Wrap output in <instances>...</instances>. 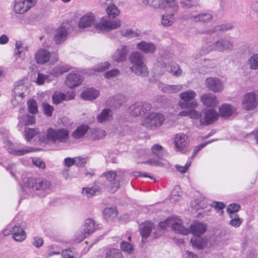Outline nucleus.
<instances>
[{"label": "nucleus", "mask_w": 258, "mask_h": 258, "mask_svg": "<svg viewBox=\"0 0 258 258\" xmlns=\"http://www.w3.org/2000/svg\"><path fill=\"white\" fill-rule=\"evenodd\" d=\"M129 59L132 64L130 69L133 72L142 77L148 75L149 71L143 61L144 56L141 52L137 51L133 52L130 54Z\"/></svg>", "instance_id": "nucleus-1"}, {"label": "nucleus", "mask_w": 258, "mask_h": 258, "mask_svg": "<svg viewBox=\"0 0 258 258\" xmlns=\"http://www.w3.org/2000/svg\"><path fill=\"white\" fill-rule=\"evenodd\" d=\"M169 227H171L176 233L183 235H187L189 233V230L183 225L182 220L177 216L169 218L164 221L160 222L157 227L161 230L162 233V230Z\"/></svg>", "instance_id": "nucleus-2"}, {"label": "nucleus", "mask_w": 258, "mask_h": 258, "mask_svg": "<svg viewBox=\"0 0 258 258\" xmlns=\"http://www.w3.org/2000/svg\"><path fill=\"white\" fill-rule=\"evenodd\" d=\"M233 48V44L231 41L226 38H221L212 45L207 47H203L201 50L200 56L205 55L212 50L223 52L232 51Z\"/></svg>", "instance_id": "nucleus-3"}, {"label": "nucleus", "mask_w": 258, "mask_h": 258, "mask_svg": "<svg viewBox=\"0 0 258 258\" xmlns=\"http://www.w3.org/2000/svg\"><path fill=\"white\" fill-rule=\"evenodd\" d=\"M101 177H104L111 183L110 190L112 192L116 191L120 186L121 183L125 180V173L121 170L107 171L104 172Z\"/></svg>", "instance_id": "nucleus-4"}, {"label": "nucleus", "mask_w": 258, "mask_h": 258, "mask_svg": "<svg viewBox=\"0 0 258 258\" xmlns=\"http://www.w3.org/2000/svg\"><path fill=\"white\" fill-rule=\"evenodd\" d=\"M24 188H27L29 190H39L47 191L50 189L51 183L45 179L33 178H27L24 180Z\"/></svg>", "instance_id": "nucleus-5"}, {"label": "nucleus", "mask_w": 258, "mask_h": 258, "mask_svg": "<svg viewBox=\"0 0 258 258\" xmlns=\"http://www.w3.org/2000/svg\"><path fill=\"white\" fill-rule=\"evenodd\" d=\"M195 91L188 90L179 94L180 101L178 105L181 109H193L198 106V102L192 100L196 96Z\"/></svg>", "instance_id": "nucleus-6"}, {"label": "nucleus", "mask_w": 258, "mask_h": 258, "mask_svg": "<svg viewBox=\"0 0 258 258\" xmlns=\"http://www.w3.org/2000/svg\"><path fill=\"white\" fill-rule=\"evenodd\" d=\"M70 133L66 128H60L56 130L49 128L46 133L48 140L53 143H66L69 138Z\"/></svg>", "instance_id": "nucleus-7"}, {"label": "nucleus", "mask_w": 258, "mask_h": 258, "mask_svg": "<svg viewBox=\"0 0 258 258\" xmlns=\"http://www.w3.org/2000/svg\"><path fill=\"white\" fill-rule=\"evenodd\" d=\"M142 3L154 10L179 9L177 0H142Z\"/></svg>", "instance_id": "nucleus-8"}, {"label": "nucleus", "mask_w": 258, "mask_h": 258, "mask_svg": "<svg viewBox=\"0 0 258 258\" xmlns=\"http://www.w3.org/2000/svg\"><path fill=\"white\" fill-rule=\"evenodd\" d=\"M165 119V116L162 113L152 112L143 118L142 124L147 128L158 127L162 125Z\"/></svg>", "instance_id": "nucleus-9"}, {"label": "nucleus", "mask_w": 258, "mask_h": 258, "mask_svg": "<svg viewBox=\"0 0 258 258\" xmlns=\"http://www.w3.org/2000/svg\"><path fill=\"white\" fill-rule=\"evenodd\" d=\"M151 154L155 158L150 159L144 162V163L154 166L164 165L161 160L164 157L165 152L162 146L159 144H154L151 148Z\"/></svg>", "instance_id": "nucleus-10"}, {"label": "nucleus", "mask_w": 258, "mask_h": 258, "mask_svg": "<svg viewBox=\"0 0 258 258\" xmlns=\"http://www.w3.org/2000/svg\"><path fill=\"white\" fill-rule=\"evenodd\" d=\"M140 232L142 236L143 241L149 237L152 232H153L152 235L154 238H157L161 235V230L156 227L154 223L151 222H146L142 224L140 226Z\"/></svg>", "instance_id": "nucleus-11"}, {"label": "nucleus", "mask_w": 258, "mask_h": 258, "mask_svg": "<svg viewBox=\"0 0 258 258\" xmlns=\"http://www.w3.org/2000/svg\"><path fill=\"white\" fill-rule=\"evenodd\" d=\"M37 0H15L13 9L16 14H24L33 8Z\"/></svg>", "instance_id": "nucleus-12"}, {"label": "nucleus", "mask_w": 258, "mask_h": 258, "mask_svg": "<svg viewBox=\"0 0 258 258\" xmlns=\"http://www.w3.org/2000/svg\"><path fill=\"white\" fill-rule=\"evenodd\" d=\"M120 26V21L118 19L110 21L107 18H102L95 25L97 29L102 31H110L116 29Z\"/></svg>", "instance_id": "nucleus-13"}, {"label": "nucleus", "mask_w": 258, "mask_h": 258, "mask_svg": "<svg viewBox=\"0 0 258 258\" xmlns=\"http://www.w3.org/2000/svg\"><path fill=\"white\" fill-rule=\"evenodd\" d=\"M151 109V105L147 102H137L129 108V113L133 116H138L143 115Z\"/></svg>", "instance_id": "nucleus-14"}, {"label": "nucleus", "mask_w": 258, "mask_h": 258, "mask_svg": "<svg viewBox=\"0 0 258 258\" xmlns=\"http://www.w3.org/2000/svg\"><path fill=\"white\" fill-rule=\"evenodd\" d=\"M205 84L208 89L213 92H221L224 89L223 82L217 77H208L205 82Z\"/></svg>", "instance_id": "nucleus-15"}, {"label": "nucleus", "mask_w": 258, "mask_h": 258, "mask_svg": "<svg viewBox=\"0 0 258 258\" xmlns=\"http://www.w3.org/2000/svg\"><path fill=\"white\" fill-rule=\"evenodd\" d=\"M184 20H189L195 22L208 23L213 19L212 15L210 13L195 14L193 13H188L183 16Z\"/></svg>", "instance_id": "nucleus-16"}, {"label": "nucleus", "mask_w": 258, "mask_h": 258, "mask_svg": "<svg viewBox=\"0 0 258 258\" xmlns=\"http://www.w3.org/2000/svg\"><path fill=\"white\" fill-rule=\"evenodd\" d=\"M254 93L251 92L245 94L241 98L242 108L247 111L253 110L256 107Z\"/></svg>", "instance_id": "nucleus-17"}, {"label": "nucleus", "mask_w": 258, "mask_h": 258, "mask_svg": "<svg viewBox=\"0 0 258 258\" xmlns=\"http://www.w3.org/2000/svg\"><path fill=\"white\" fill-rule=\"evenodd\" d=\"M179 9L168 10L165 14L162 15L161 23L164 27L171 26L175 21V16Z\"/></svg>", "instance_id": "nucleus-18"}, {"label": "nucleus", "mask_w": 258, "mask_h": 258, "mask_svg": "<svg viewBox=\"0 0 258 258\" xmlns=\"http://www.w3.org/2000/svg\"><path fill=\"white\" fill-rule=\"evenodd\" d=\"M219 114L213 109H206L204 113V116L200 119L202 125H208L212 124L218 119Z\"/></svg>", "instance_id": "nucleus-19"}, {"label": "nucleus", "mask_w": 258, "mask_h": 258, "mask_svg": "<svg viewBox=\"0 0 258 258\" xmlns=\"http://www.w3.org/2000/svg\"><path fill=\"white\" fill-rule=\"evenodd\" d=\"M5 147L10 154L16 156H22L34 151L33 149L29 147H26L21 149H15L13 144L9 141L5 143Z\"/></svg>", "instance_id": "nucleus-20"}, {"label": "nucleus", "mask_w": 258, "mask_h": 258, "mask_svg": "<svg viewBox=\"0 0 258 258\" xmlns=\"http://www.w3.org/2000/svg\"><path fill=\"white\" fill-rule=\"evenodd\" d=\"M69 26L66 24H62L55 30L54 39L57 44H61L67 38L68 34Z\"/></svg>", "instance_id": "nucleus-21"}, {"label": "nucleus", "mask_w": 258, "mask_h": 258, "mask_svg": "<svg viewBox=\"0 0 258 258\" xmlns=\"http://www.w3.org/2000/svg\"><path fill=\"white\" fill-rule=\"evenodd\" d=\"M129 51L128 47L125 45H121L114 52L112 55V58L116 62H122L126 58Z\"/></svg>", "instance_id": "nucleus-22"}, {"label": "nucleus", "mask_w": 258, "mask_h": 258, "mask_svg": "<svg viewBox=\"0 0 258 258\" xmlns=\"http://www.w3.org/2000/svg\"><path fill=\"white\" fill-rule=\"evenodd\" d=\"M137 48L145 53L152 54L156 50V46L152 42L141 41L137 44Z\"/></svg>", "instance_id": "nucleus-23"}, {"label": "nucleus", "mask_w": 258, "mask_h": 258, "mask_svg": "<svg viewBox=\"0 0 258 258\" xmlns=\"http://www.w3.org/2000/svg\"><path fill=\"white\" fill-rule=\"evenodd\" d=\"M189 143L188 137L183 134H177L174 138V144L176 149L182 151L185 149Z\"/></svg>", "instance_id": "nucleus-24"}, {"label": "nucleus", "mask_w": 258, "mask_h": 258, "mask_svg": "<svg viewBox=\"0 0 258 258\" xmlns=\"http://www.w3.org/2000/svg\"><path fill=\"white\" fill-rule=\"evenodd\" d=\"M158 86L162 92L169 94L178 93L183 89L182 85H167L161 82L158 83Z\"/></svg>", "instance_id": "nucleus-25"}, {"label": "nucleus", "mask_w": 258, "mask_h": 258, "mask_svg": "<svg viewBox=\"0 0 258 258\" xmlns=\"http://www.w3.org/2000/svg\"><path fill=\"white\" fill-rule=\"evenodd\" d=\"M219 115L225 118H228L236 113L235 108L228 104L221 105L219 108Z\"/></svg>", "instance_id": "nucleus-26"}, {"label": "nucleus", "mask_w": 258, "mask_h": 258, "mask_svg": "<svg viewBox=\"0 0 258 258\" xmlns=\"http://www.w3.org/2000/svg\"><path fill=\"white\" fill-rule=\"evenodd\" d=\"M95 18L93 13H87L80 19L79 22V27L81 29L91 27L94 24Z\"/></svg>", "instance_id": "nucleus-27"}, {"label": "nucleus", "mask_w": 258, "mask_h": 258, "mask_svg": "<svg viewBox=\"0 0 258 258\" xmlns=\"http://www.w3.org/2000/svg\"><path fill=\"white\" fill-rule=\"evenodd\" d=\"M189 228L190 230L187 228L189 230V232H190L195 236H201L205 232L207 225L200 222H195L190 225Z\"/></svg>", "instance_id": "nucleus-28"}, {"label": "nucleus", "mask_w": 258, "mask_h": 258, "mask_svg": "<svg viewBox=\"0 0 258 258\" xmlns=\"http://www.w3.org/2000/svg\"><path fill=\"white\" fill-rule=\"evenodd\" d=\"M50 59V53L44 49H38L35 54V59L37 63L43 64Z\"/></svg>", "instance_id": "nucleus-29"}, {"label": "nucleus", "mask_w": 258, "mask_h": 258, "mask_svg": "<svg viewBox=\"0 0 258 258\" xmlns=\"http://www.w3.org/2000/svg\"><path fill=\"white\" fill-rule=\"evenodd\" d=\"M201 101L207 107H215L218 104V101L215 95L208 93L201 97Z\"/></svg>", "instance_id": "nucleus-30"}, {"label": "nucleus", "mask_w": 258, "mask_h": 258, "mask_svg": "<svg viewBox=\"0 0 258 258\" xmlns=\"http://www.w3.org/2000/svg\"><path fill=\"white\" fill-rule=\"evenodd\" d=\"M11 232L13 234V239L16 241L21 242L26 237L25 231L19 224L16 225L13 227Z\"/></svg>", "instance_id": "nucleus-31"}, {"label": "nucleus", "mask_w": 258, "mask_h": 258, "mask_svg": "<svg viewBox=\"0 0 258 258\" xmlns=\"http://www.w3.org/2000/svg\"><path fill=\"white\" fill-rule=\"evenodd\" d=\"M82 82V77L77 74H70L66 81V85L69 88H74L79 86Z\"/></svg>", "instance_id": "nucleus-32"}, {"label": "nucleus", "mask_w": 258, "mask_h": 258, "mask_svg": "<svg viewBox=\"0 0 258 258\" xmlns=\"http://www.w3.org/2000/svg\"><path fill=\"white\" fill-rule=\"evenodd\" d=\"M75 96V93H72L69 96L60 93V92H55L52 96V99L53 103L57 105L60 103L63 100H69L74 98Z\"/></svg>", "instance_id": "nucleus-33"}, {"label": "nucleus", "mask_w": 258, "mask_h": 258, "mask_svg": "<svg viewBox=\"0 0 258 258\" xmlns=\"http://www.w3.org/2000/svg\"><path fill=\"white\" fill-rule=\"evenodd\" d=\"M99 95V91L93 88H89L81 94V97L84 100H93Z\"/></svg>", "instance_id": "nucleus-34"}, {"label": "nucleus", "mask_w": 258, "mask_h": 258, "mask_svg": "<svg viewBox=\"0 0 258 258\" xmlns=\"http://www.w3.org/2000/svg\"><path fill=\"white\" fill-rule=\"evenodd\" d=\"M98 225L95 224L94 221L91 219H87L84 224V231L89 235L98 229Z\"/></svg>", "instance_id": "nucleus-35"}, {"label": "nucleus", "mask_w": 258, "mask_h": 258, "mask_svg": "<svg viewBox=\"0 0 258 258\" xmlns=\"http://www.w3.org/2000/svg\"><path fill=\"white\" fill-rule=\"evenodd\" d=\"M70 68L67 66L59 65L53 68L50 71V74L55 77H58L62 74L69 72Z\"/></svg>", "instance_id": "nucleus-36"}, {"label": "nucleus", "mask_w": 258, "mask_h": 258, "mask_svg": "<svg viewBox=\"0 0 258 258\" xmlns=\"http://www.w3.org/2000/svg\"><path fill=\"white\" fill-rule=\"evenodd\" d=\"M112 117L110 110L108 109H103L97 116V120L100 123L109 121Z\"/></svg>", "instance_id": "nucleus-37"}, {"label": "nucleus", "mask_w": 258, "mask_h": 258, "mask_svg": "<svg viewBox=\"0 0 258 258\" xmlns=\"http://www.w3.org/2000/svg\"><path fill=\"white\" fill-rule=\"evenodd\" d=\"M193 247L198 249L203 248L206 244V240L201 237V236H196L192 237L190 240Z\"/></svg>", "instance_id": "nucleus-38"}, {"label": "nucleus", "mask_w": 258, "mask_h": 258, "mask_svg": "<svg viewBox=\"0 0 258 258\" xmlns=\"http://www.w3.org/2000/svg\"><path fill=\"white\" fill-rule=\"evenodd\" d=\"M88 127L87 125H83L77 127L72 133V137L76 139L83 138L87 132Z\"/></svg>", "instance_id": "nucleus-39"}, {"label": "nucleus", "mask_w": 258, "mask_h": 258, "mask_svg": "<svg viewBox=\"0 0 258 258\" xmlns=\"http://www.w3.org/2000/svg\"><path fill=\"white\" fill-rule=\"evenodd\" d=\"M117 215V211L114 208H106L103 211L104 217L107 220H113Z\"/></svg>", "instance_id": "nucleus-40"}, {"label": "nucleus", "mask_w": 258, "mask_h": 258, "mask_svg": "<svg viewBox=\"0 0 258 258\" xmlns=\"http://www.w3.org/2000/svg\"><path fill=\"white\" fill-rule=\"evenodd\" d=\"M106 12L108 17L111 19L116 18L120 13L119 10L114 4L108 6L106 9Z\"/></svg>", "instance_id": "nucleus-41"}, {"label": "nucleus", "mask_w": 258, "mask_h": 258, "mask_svg": "<svg viewBox=\"0 0 258 258\" xmlns=\"http://www.w3.org/2000/svg\"><path fill=\"white\" fill-rule=\"evenodd\" d=\"M105 258H123L121 252L117 249H107L106 251Z\"/></svg>", "instance_id": "nucleus-42"}, {"label": "nucleus", "mask_w": 258, "mask_h": 258, "mask_svg": "<svg viewBox=\"0 0 258 258\" xmlns=\"http://www.w3.org/2000/svg\"><path fill=\"white\" fill-rule=\"evenodd\" d=\"M247 64L251 70L258 69V54L254 53L250 55L247 60Z\"/></svg>", "instance_id": "nucleus-43"}, {"label": "nucleus", "mask_w": 258, "mask_h": 258, "mask_svg": "<svg viewBox=\"0 0 258 258\" xmlns=\"http://www.w3.org/2000/svg\"><path fill=\"white\" fill-rule=\"evenodd\" d=\"M182 192L178 186L175 187L171 192L170 197V201L172 203H175L178 201L181 197Z\"/></svg>", "instance_id": "nucleus-44"}, {"label": "nucleus", "mask_w": 258, "mask_h": 258, "mask_svg": "<svg viewBox=\"0 0 258 258\" xmlns=\"http://www.w3.org/2000/svg\"><path fill=\"white\" fill-rule=\"evenodd\" d=\"M26 90V87L22 83L15 86L13 93L25 97V93Z\"/></svg>", "instance_id": "nucleus-45"}, {"label": "nucleus", "mask_w": 258, "mask_h": 258, "mask_svg": "<svg viewBox=\"0 0 258 258\" xmlns=\"http://www.w3.org/2000/svg\"><path fill=\"white\" fill-rule=\"evenodd\" d=\"M167 72L171 73L175 76H179L181 75L182 70L177 64H172L166 69Z\"/></svg>", "instance_id": "nucleus-46"}, {"label": "nucleus", "mask_w": 258, "mask_h": 258, "mask_svg": "<svg viewBox=\"0 0 258 258\" xmlns=\"http://www.w3.org/2000/svg\"><path fill=\"white\" fill-rule=\"evenodd\" d=\"M28 109L29 113L34 114L38 112L37 103L34 99H30L27 102Z\"/></svg>", "instance_id": "nucleus-47"}, {"label": "nucleus", "mask_w": 258, "mask_h": 258, "mask_svg": "<svg viewBox=\"0 0 258 258\" xmlns=\"http://www.w3.org/2000/svg\"><path fill=\"white\" fill-rule=\"evenodd\" d=\"M231 220L229 222V224L235 227H238L242 223V220L237 215L230 214L229 216Z\"/></svg>", "instance_id": "nucleus-48"}, {"label": "nucleus", "mask_w": 258, "mask_h": 258, "mask_svg": "<svg viewBox=\"0 0 258 258\" xmlns=\"http://www.w3.org/2000/svg\"><path fill=\"white\" fill-rule=\"evenodd\" d=\"M98 191V188L96 187H86L83 188L82 193L87 198H90L95 195L96 192Z\"/></svg>", "instance_id": "nucleus-49"}, {"label": "nucleus", "mask_w": 258, "mask_h": 258, "mask_svg": "<svg viewBox=\"0 0 258 258\" xmlns=\"http://www.w3.org/2000/svg\"><path fill=\"white\" fill-rule=\"evenodd\" d=\"M240 206L237 204H231L227 208V212L230 214L237 215V212L240 210Z\"/></svg>", "instance_id": "nucleus-50"}, {"label": "nucleus", "mask_w": 258, "mask_h": 258, "mask_svg": "<svg viewBox=\"0 0 258 258\" xmlns=\"http://www.w3.org/2000/svg\"><path fill=\"white\" fill-rule=\"evenodd\" d=\"M121 250L127 253H131L134 250L133 246L131 243L123 241L120 243Z\"/></svg>", "instance_id": "nucleus-51"}, {"label": "nucleus", "mask_w": 258, "mask_h": 258, "mask_svg": "<svg viewBox=\"0 0 258 258\" xmlns=\"http://www.w3.org/2000/svg\"><path fill=\"white\" fill-rule=\"evenodd\" d=\"M232 26L230 24H222L217 25L214 27V29L211 31L212 33H214L217 31H226L232 29Z\"/></svg>", "instance_id": "nucleus-52"}, {"label": "nucleus", "mask_w": 258, "mask_h": 258, "mask_svg": "<svg viewBox=\"0 0 258 258\" xmlns=\"http://www.w3.org/2000/svg\"><path fill=\"white\" fill-rule=\"evenodd\" d=\"M42 107L44 113L48 117L52 115V113L54 110V108L47 102H44L42 104Z\"/></svg>", "instance_id": "nucleus-53"}, {"label": "nucleus", "mask_w": 258, "mask_h": 258, "mask_svg": "<svg viewBox=\"0 0 258 258\" xmlns=\"http://www.w3.org/2000/svg\"><path fill=\"white\" fill-rule=\"evenodd\" d=\"M93 136L97 139H100L106 136V132L104 130L101 128L95 129L93 132Z\"/></svg>", "instance_id": "nucleus-54"}, {"label": "nucleus", "mask_w": 258, "mask_h": 258, "mask_svg": "<svg viewBox=\"0 0 258 258\" xmlns=\"http://www.w3.org/2000/svg\"><path fill=\"white\" fill-rule=\"evenodd\" d=\"M25 133V138L29 141L36 135L37 131L35 129L26 128Z\"/></svg>", "instance_id": "nucleus-55"}, {"label": "nucleus", "mask_w": 258, "mask_h": 258, "mask_svg": "<svg viewBox=\"0 0 258 258\" xmlns=\"http://www.w3.org/2000/svg\"><path fill=\"white\" fill-rule=\"evenodd\" d=\"M110 66V63L108 61L100 63L94 69L95 72H101L105 71V70L109 69Z\"/></svg>", "instance_id": "nucleus-56"}, {"label": "nucleus", "mask_w": 258, "mask_h": 258, "mask_svg": "<svg viewBox=\"0 0 258 258\" xmlns=\"http://www.w3.org/2000/svg\"><path fill=\"white\" fill-rule=\"evenodd\" d=\"M191 162L190 161L188 160L187 161L186 163L185 164V165L184 166H180L179 165H176L175 166V167L178 171H179L181 174H183V173H186L189 167L191 165Z\"/></svg>", "instance_id": "nucleus-57"}, {"label": "nucleus", "mask_w": 258, "mask_h": 258, "mask_svg": "<svg viewBox=\"0 0 258 258\" xmlns=\"http://www.w3.org/2000/svg\"><path fill=\"white\" fill-rule=\"evenodd\" d=\"M12 97L13 98L12 99V103L15 106L20 104L24 98V97H22V96L15 95L14 93L12 94Z\"/></svg>", "instance_id": "nucleus-58"}, {"label": "nucleus", "mask_w": 258, "mask_h": 258, "mask_svg": "<svg viewBox=\"0 0 258 258\" xmlns=\"http://www.w3.org/2000/svg\"><path fill=\"white\" fill-rule=\"evenodd\" d=\"M119 74V71L117 69H112L107 71L104 74L105 78L107 79H110L114 78Z\"/></svg>", "instance_id": "nucleus-59"}, {"label": "nucleus", "mask_w": 258, "mask_h": 258, "mask_svg": "<svg viewBox=\"0 0 258 258\" xmlns=\"http://www.w3.org/2000/svg\"><path fill=\"white\" fill-rule=\"evenodd\" d=\"M195 0H180L182 7L189 8L195 6Z\"/></svg>", "instance_id": "nucleus-60"}, {"label": "nucleus", "mask_w": 258, "mask_h": 258, "mask_svg": "<svg viewBox=\"0 0 258 258\" xmlns=\"http://www.w3.org/2000/svg\"><path fill=\"white\" fill-rule=\"evenodd\" d=\"M189 116L190 118L196 119H200V120L202 118L201 114L198 111L195 110V108L190 109Z\"/></svg>", "instance_id": "nucleus-61"}, {"label": "nucleus", "mask_w": 258, "mask_h": 258, "mask_svg": "<svg viewBox=\"0 0 258 258\" xmlns=\"http://www.w3.org/2000/svg\"><path fill=\"white\" fill-rule=\"evenodd\" d=\"M47 258H63L61 252L57 251H50L47 254Z\"/></svg>", "instance_id": "nucleus-62"}, {"label": "nucleus", "mask_w": 258, "mask_h": 258, "mask_svg": "<svg viewBox=\"0 0 258 258\" xmlns=\"http://www.w3.org/2000/svg\"><path fill=\"white\" fill-rule=\"evenodd\" d=\"M24 121L26 125L32 124L35 122V118L33 115L27 114L24 117Z\"/></svg>", "instance_id": "nucleus-63"}, {"label": "nucleus", "mask_w": 258, "mask_h": 258, "mask_svg": "<svg viewBox=\"0 0 258 258\" xmlns=\"http://www.w3.org/2000/svg\"><path fill=\"white\" fill-rule=\"evenodd\" d=\"M61 253L63 258H74L73 252L70 249L63 250Z\"/></svg>", "instance_id": "nucleus-64"}]
</instances>
